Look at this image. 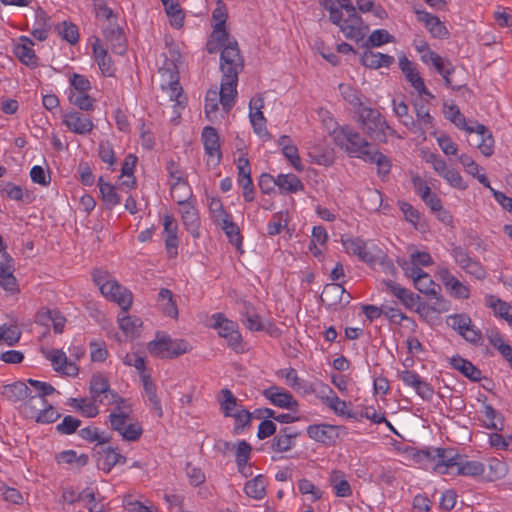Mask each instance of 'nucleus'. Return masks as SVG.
<instances>
[{
  "instance_id": "obj_62",
  "label": "nucleus",
  "mask_w": 512,
  "mask_h": 512,
  "mask_svg": "<svg viewBox=\"0 0 512 512\" xmlns=\"http://www.w3.org/2000/svg\"><path fill=\"white\" fill-rule=\"evenodd\" d=\"M60 413L55 410L51 404H47L34 419L37 423L50 424L54 423L60 418Z\"/></svg>"
},
{
  "instance_id": "obj_5",
  "label": "nucleus",
  "mask_w": 512,
  "mask_h": 512,
  "mask_svg": "<svg viewBox=\"0 0 512 512\" xmlns=\"http://www.w3.org/2000/svg\"><path fill=\"white\" fill-rule=\"evenodd\" d=\"M213 319L215 320L213 327L218 330L220 337L227 340L228 346L236 352L243 351L242 336L238 331V325L227 319L222 313L213 315Z\"/></svg>"
},
{
  "instance_id": "obj_48",
  "label": "nucleus",
  "mask_w": 512,
  "mask_h": 512,
  "mask_svg": "<svg viewBox=\"0 0 512 512\" xmlns=\"http://www.w3.org/2000/svg\"><path fill=\"white\" fill-rule=\"evenodd\" d=\"M20 337L21 331L17 325L3 324L0 326V344L14 346L19 342Z\"/></svg>"
},
{
  "instance_id": "obj_57",
  "label": "nucleus",
  "mask_w": 512,
  "mask_h": 512,
  "mask_svg": "<svg viewBox=\"0 0 512 512\" xmlns=\"http://www.w3.org/2000/svg\"><path fill=\"white\" fill-rule=\"evenodd\" d=\"M56 460L58 463L72 464L76 462L79 466H85L88 463L89 458L86 454L77 456L75 451L67 450L59 453L56 456Z\"/></svg>"
},
{
  "instance_id": "obj_60",
  "label": "nucleus",
  "mask_w": 512,
  "mask_h": 512,
  "mask_svg": "<svg viewBox=\"0 0 512 512\" xmlns=\"http://www.w3.org/2000/svg\"><path fill=\"white\" fill-rule=\"evenodd\" d=\"M118 322L121 330L126 335L131 336H133L136 333L137 329L140 328L142 325V321L140 320V318L131 316H123L122 318L118 319Z\"/></svg>"
},
{
  "instance_id": "obj_47",
  "label": "nucleus",
  "mask_w": 512,
  "mask_h": 512,
  "mask_svg": "<svg viewBox=\"0 0 512 512\" xmlns=\"http://www.w3.org/2000/svg\"><path fill=\"white\" fill-rule=\"evenodd\" d=\"M129 419V409L125 410L120 407V405L115 407V411L110 413L109 415V422L111 425V428L117 432L122 434L124 431L127 423V420Z\"/></svg>"
},
{
  "instance_id": "obj_45",
  "label": "nucleus",
  "mask_w": 512,
  "mask_h": 512,
  "mask_svg": "<svg viewBox=\"0 0 512 512\" xmlns=\"http://www.w3.org/2000/svg\"><path fill=\"white\" fill-rule=\"evenodd\" d=\"M358 257L361 261L371 266L375 265L376 263H383L386 259V255L380 248H378L376 245L367 247V244H365L361 254H359Z\"/></svg>"
},
{
  "instance_id": "obj_33",
  "label": "nucleus",
  "mask_w": 512,
  "mask_h": 512,
  "mask_svg": "<svg viewBox=\"0 0 512 512\" xmlns=\"http://www.w3.org/2000/svg\"><path fill=\"white\" fill-rule=\"evenodd\" d=\"M364 161L369 162L371 164L377 165V174L381 178H385L388 176L391 170V161L390 159L380 152L377 149H372L369 152V156H366Z\"/></svg>"
},
{
  "instance_id": "obj_4",
  "label": "nucleus",
  "mask_w": 512,
  "mask_h": 512,
  "mask_svg": "<svg viewBox=\"0 0 512 512\" xmlns=\"http://www.w3.org/2000/svg\"><path fill=\"white\" fill-rule=\"evenodd\" d=\"M420 461L432 463V469L439 474H448L456 470L461 455L454 449L436 448L421 450L417 453Z\"/></svg>"
},
{
  "instance_id": "obj_15",
  "label": "nucleus",
  "mask_w": 512,
  "mask_h": 512,
  "mask_svg": "<svg viewBox=\"0 0 512 512\" xmlns=\"http://www.w3.org/2000/svg\"><path fill=\"white\" fill-rule=\"evenodd\" d=\"M97 454L98 467L107 473L110 472L116 464H124L126 462V457L112 447L105 448L102 445L100 446V450L97 451Z\"/></svg>"
},
{
  "instance_id": "obj_34",
  "label": "nucleus",
  "mask_w": 512,
  "mask_h": 512,
  "mask_svg": "<svg viewBox=\"0 0 512 512\" xmlns=\"http://www.w3.org/2000/svg\"><path fill=\"white\" fill-rule=\"evenodd\" d=\"M276 186H278L283 193H296L304 189L299 177L291 173L279 174L276 177Z\"/></svg>"
},
{
  "instance_id": "obj_43",
  "label": "nucleus",
  "mask_w": 512,
  "mask_h": 512,
  "mask_svg": "<svg viewBox=\"0 0 512 512\" xmlns=\"http://www.w3.org/2000/svg\"><path fill=\"white\" fill-rule=\"evenodd\" d=\"M489 307L493 309L495 315L512 325V306L509 303L494 296H490Z\"/></svg>"
},
{
  "instance_id": "obj_7",
  "label": "nucleus",
  "mask_w": 512,
  "mask_h": 512,
  "mask_svg": "<svg viewBox=\"0 0 512 512\" xmlns=\"http://www.w3.org/2000/svg\"><path fill=\"white\" fill-rule=\"evenodd\" d=\"M159 73L164 78L161 88L168 94L169 100L175 102L176 105H183L185 98L182 97L183 89L179 83L176 65L173 64L172 68H160Z\"/></svg>"
},
{
  "instance_id": "obj_63",
  "label": "nucleus",
  "mask_w": 512,
  "mask_h": 512,
  "mask_svg": "<svg viewBox=\"0 0 512 512\" xmlns=\"http://www.w3.org/2000/svg\"><path fill=\"white\" fill-rule=\"evenodd\" d=\"M69 82L74 89L70 93L88 92L91 89V83L88 78L78 73H73L70 76Z\"/></svg>"
},
{
  "instance_id": "obj_54",
  "label": "nucleus",
  "mask_w": 512,
  "mask_h": 512,
  "mask_svg": "<svg viewBox=\"0 0 512 512\" xmlns=\"http://www.w3.org/2000/svg\"><path fill=\"white\" fill-rule=\"evenodd\" d=\"M339 89L345 101L352 105L355 110L365 107L361 101L360 93L349 85L340 84Z\"/></svg>"
},
{
  "instance_id": "obj_40",
  "label": "nucleus",
  "mask_w": 512,
  "mask_h": 512,
  "mask_svg": "<svg viewBox=\"0 0 512 512\" xmlns=\"http://www.w3.org/2000/svg\"><path fill=\"white\" fill-rule=\"evenodd\" d=\"M89 390L92 400H100V394L110 393V384L108 379L102 374H94L90 380Z\"/></svg>"
},
{
  "instance_id": "obj_13",
  "label": "nucleus",
  "mask_w": 512,
  "mask_h": 512,
  "mask_svg": "<svg viewBox=\"0 0 512 512\" xmlns=\"http://www.w3.org/2000/svg\"><path fill=\"white\" fill-rule=\"evenodd\" d=\"M46 358L51 361L54 370L57 372L72 377L79 373L78 366L69 361L66 354L60 349H52L47 353Z\"/></svg>"
},
{
  "instance_id": "obj_51",
  "label": "nucleus",
  "mask_w": 512,
  "mask_h": 512,
  "mask_svg": "<svg viewBox=\"0 0 512 512\" xmlns=\"http://www.w3.org/2000/svg\"><path fill=\"white\" fill-rule=\"evenodd\" d=\"M69 101L83 111H92L94 109L95 99L90 97L87 92L70 93Z\"/></svg>"
},
{
  "instance_id": "obj_24",
  "label": "nucleus",
  "mask_w": 512,
  "mask_h": 512,
  "mask_svg": "<svg viewBox=\"0 0 512 512\" xmlns=\"http://www.w3.org/2000/svg\"><path fill=\"white\" fill-rule=\"evenodd\" d=\"M30 389L27 384L22 381H16L12 384L4 385L1 389V394L10 402H24L29 396Z\"/></svg>"
},
{
  "instance_id": "obj_53",
  "label": "nucleus",
  "mask_w": 512,
  "mask_h": 512,
  "mask_svg": "<svg viewBox=\"0 0 512 512\" xmlns=\"http://www.w3.org/2000/svg\"><path fill=\"white\" fill-rule=\"evenodd\" d=\"M235 419L234 433L239 434L250 427L253 414L246 409L237 410L232 414Z\"/></svg>"
},
{
  "instance_id": "obj_11",
  "label": "nucleus",
  "mask_w": 512,
  "mask_h": 512,
  "mask_svg": "<svg viewBox=\"0 0 512 512\" xmlns=\"http://www.w3.org/2000/svg\"><path fill=\"white\" fill-rule=\"evenodd\" d=\"M263 395L271 404L279 408L288 410H296L298 408V402L294 399L293 395L284 388L271 386L263 391Z\"/></svg>"
},
{
  "instance_id": "obj_29",
  "label": "nucleus",
  "mask_w": 512,
  "mask_h": 512,
  "mask_svg": "<svg viewBox=\"0 0 512 512\" xmlns=\"http://www.w3.org/2000/svg\"><path fill=\"white\" fill-rule=\"evenodd\" d=\"M485 334L489 343L497 349L501 356L507 362H512V346L505 343L500 332L497 329H487Z\"/></svg>"
},
{
  "instance_id": "obj_16",
  "label": "nucleus",
  "mask_w": 512,
  "mask_h": 512,
  "mask_svg": "<svg viewBox=\"0 0 512 512\" xmlns=\"http://www.w3.org/2000/svg\"><path fill=\"white\" fill-rule=\"evenodd\" d=\"M449 363L453 369L462 373L470 381L479 382L482 379L481 370L471 361L461 357L460 355L451 357Z\"/></svg>"
},
{
  "instance_id": "obj_35",
  "label": "nucleus",
  "mask_w": 512,
  "mask_h": 512,
  "mask_svg": "<svg viewBox=\"0 0 512 512\" xmlns=\"http://www.w3.org/2000/svg\"><path fill=\"white\" fill-rule=\"evenodd\" d=\"M98 185L102 200L108 209H112L120 204L121 197L116 192V187L114 185L105 182L102 177L99 178Z\"/></svg>"
},
{
  "instance_id": "obj_25",
  "label": "nucleus",
  "mask_w": 512,
  "mask_h": 512,
  "mask_svg": "<svg viewBox=\"0 0 512 512\" xmlns=\"http://www.w3.org/2000/svg\"><path fill=\"white\" fill-rule=\"evenodd\" d=\"M105 39L110 42L113 51L119 55L126 52L125 37L118 25H109L103 30Z\"/></svg>"
},
{
  "instance_id": "obj_14",
  "label": "nucleus",
  "mask_w": 512,
  "mask_h": 512,
  "mask_svg": "<svg viewBox=\"0 0 512 512\" xmlns=\"http://www.w3.org/2000/svg\"><path fill=\"white\" fill-rule=\"evenodd\" d=\"M202 141L205 149V153L215 158V164H219L222 158L220 150L219 135L216 129L212 126H206L202 130Z\"/></svg>"
},
{
  "instance_id": "obj_56",
  "label": "nucleus",
  "mask_w": 512,
  "mask_h": 512,
  "mask_svg": "<svg viewBox=\"0 0 512 512\" xmlns=\"http://www.w3.org/2000/svg\"><path fill=\"white\" fill-rule=\"evenodd\" d=\"M168 345H170V353H168V358H177L183 354H186L191 351V345L184 339H172L169 336Z\"/></svg>"
},
{
  "instance_id": "obj_22",
  "label": "nucleus",
  "mask_w": 512,
  "mask_h": 512,
  "mask_svg": "<svg viewBox=\"0 0 512 512\" xmlns=\"http://www.w3.org/2000/svg\"><path fill=\"white\" fill-rule=\"evenodd\" d=\"M95 61L97 62L101 73L105 77H112L115 73V67L111 57L108 55L107 50L104 49L100 44L99 40L92 46Z\"/></svg>"
},
{
  "instance_id": "obj_10",
  "label": "nucleus",
  "mask_w": 512,
  "mask_h": 512,
  "mask_svg": "<svg viewBox=\"0 0 512 512\" xmlns=\"http://www.w3.org/2000/svg\"><path fill=\"white\" fill-rule=\"evenodd\" d=\"M399 67L406 80L413 86L420 96L425 95L429 98H434V95L426 88L424 80L419 75L413 62H411L405 55L399 58Z\"/></svg>"
},
{
  "instance_id": "obj_20",
  "label": "nucleus",
  "mask_w": 512,
  "mask_h": 512,
  "mask_svg": "<svg viewBox=\"0 0 512 512\" xmlns=\"http://www.w3.org/2000/svg\"><path fill=\"white\" fill-rule=\"evenodd\" d=\"M210 37L223 46V49L220 54V60L222 59L223 53L227 49H233L237 52L238 56L240 57V60L242 62V69L244 68V59L243 56L241 55L238 42L235 39H230V34L226 30V27L214 26V29Z\"/></svg>"
},
{
  "instance_id": "obj_42",
  "label": "nucleus",
  "mask_w": 512,
  "mask_h": 512,
  "mask_svg": "<svg viewBox=\"0 0 512 512\" xmlns=\"http://www.w3.org/2000/svg\"><path fill=\"white\" fill-rule=\"evenodd\" d=\"M485 471V466L479 461H464L461 456V460L459 461L456 474L464 475V476H479L482 475Z\"/></svg>"
},
{
  "instance_id": "obj_23",
  "label": "nucleus",
  "mask_w": 512,
  "mask_h": 512,
  "mask_svg": "<svg viewBox=\"0 0 512 512\" xmlns=\"http://www.w3.org/2000/svg\"><path fill=\"white\" fill-rule=\"evenodd\" d=\"M299 435L300 432L291 427L282 428L279 434L273 438L271 448L276 452H286L293 447V440Z\"/></svg>"
},
{
  "instance_id": "obj_59",
  "label": "nucleus",
  "mask_w": 512,
  "mask_h": 512,
  "mask_svg": "<svg viewBox=\"0 0 512 512\" xmlns=\"http://www.w3.org/2000/svg\"><path fill=\"white\" fill-rule=\"evenodd\" d=\"M81 425V420L67 415L63 418L62 422L57 424L56 431L62 435H70L74 433Z\"/></svg>"
},
{
  "instance_id": "obj_6",
  "label": "nucleus",
  "mask_w": 512,
  "mask_h": 512,
  "mask_svg": "<svg viewBox=\"0 0 512 512\" xmlns=\"http://www.w3.org/2000/svg\"><path fill=\"white\" fill-rule=\"evenodd\" d=\"M192 193L187 191L183 197L179 196L175 198L176 202L180 206V213L183 225L187 231L194 237H199L200 218L198 211L194 205L189 201Z\"/></svg>"
},
{
  "instance_id": "obj_19",
  "label": "nucleus",
  "mask_w": 512,
  "mask_h": 512,
  "mask_svg": "<svg viewBox=\"0 0 512 512\" xmlns=\"http://www.w3.org/2000/svg\"><path fill=\"white\" fill-rule=\"evenodd\" d=\"M21 43L17 44L14 48V54L20 62L29 67H36L38 65V58L32 49L33 42L27 37L20 38Z\"/></svg>"
},
{
  "instance_id": "obj_49",
  "label": "nucleus",
  "mask_w": 512,
  "mask_h": 512,
  "mask_svg": "<svg viewBox=\"0 0 512 512\" xmlns=\"http://www.w3.org/2000/svg\"><path fill=\"white\" fill-rule=\"evenodd\" d=\"M221 397L218 399L221 411L225 417L232 416L233 411L237 407V398L233 395L230 389L224 388L221 390Z\"/></svg>"
},
{
  "instance_id": "obj_3",
  "label": "nucleus",
  "mask_w": 512,
  "mask_h": 512,
  "mask_svg": "<svg viewBox=\"0 0 512 512\" xmlns=\"http://www.w3.org/2000/svg\"><path fill=\"white\" fill-rule=\"evenodd\" d=\"M357 116V124L370 140L378 143L387 142V129H390V126L377 109L362 107L357 110Z\"/></svg>"
},
{
  "instance_id": "obj_36",
  "label": "nucleus",
  "mask_w": 512,
  "mask_h": 512,
  "mask_svg": "<svg viewBox=\"0 0 512 512\" xmlns=\"http://www.w3.org/2000/svg\"><path fill=\"white\" fill-rule=\"evenodd\" d=\"M340 30L346 38L356 42L362 40L365 36V32L362 27V18H353V20L349 22L344 20L341 24Z\"/></svg>"
},
{
  "instance_id": "obj_31",
  "label": "nucleus",
  "mask_w": 512,
  "mask_h": 512,
  "mask_svg": "<svg viewBox=\"0 0 512 512\" xmlns=\"http://www.w3.org/2000/svg\"><path fill=\"white\" fill-rule=\"evenodd\" d=\"M329 483L336 496L346 498L352 495L351 486L347 481L344 472L340 470H333L329 476Z\"/></svg>"
},
{
  "instance_id": "obj_61",
  "label": "nucleus",
  "mask_w": 512,
  "mask_h": 512,
  "mask_svg": "<svg viewBox=\"0 0 512 512\" xmlns=\"http://www.w3.org/2000/svg\"><path fill=\"white\" fill-rule=\"evenodd\" d=\"M413 106L418 122L421 123L425 128H431L433 126V117L430 115L429 109L425 106V104L415 101Z\"/></svg>"
},
{
  "instance_id": "obj_12",
  "label": "nucleus",
  "mask_w": 512,
  "mask_h": 512,
  "mask_svg": "<svg viewBox=\"0 0 512 512\" xmlns=\"http://www.w3.org/2000/svg\"><path fill=\"white\" fill-rule=\"evenodd\" d=\"M63 123L73 133L85 135L90 133L94 128L91 118L82 113L72 110L63 115Z\"/></svg>"
},
{
  "instance_id": "obj_21",
  "label": "nucleus",
  "mask_w": 512,
  "mask_h": 512,
  "mask_svg": "<svg viewBox=\"0 0 512 512\" xmlns=\"http://www.w3.org/2000/svg\"><path fill=\"white\" fill-rule=\"evenodd\" d=\"M361 63L370 69H378L381 67H389L391 66L395 59L393 56L388 54H383L380 52H373L369 48L363 52L361 56Z\"/></svg>"
},
{
  "instance_id": "obj_50",
  "label": "nucleus",
  "mask_w": 512,
  "mask_h": 512,
  "mask_svg": "<svg viewBox=\"0 0 512 512\" xmlns=\"http://www.w3.org/2000/svg\"><path fill=\"white\" fill-rule=\"evenodd\" d=\"M394 41V36L388 33V31L384 29H378L373 31L365 42L364 46L366 48L370 47H379L386 43H390Z\"/></svg>"
},
{
  "instance_id": "obj_9",
  "label": "nucleus",
  "mask_w": 512,
  "mask_h": 512,
  "mask_svg": "<svg viewBox=\"0 0 512 512\" xmlns=\"http://www.w3.org/2000/svg\"><path fill=\"white\" fill-rule=\"evenodd\" d=\"M101 293L109 300L116 302L124 312H127L132 305V293L116 280L112 279L108 284H104Z\"/></svg>"
},
{
  "instance_id": "obj_55",
  "label": "nucleus",
  "mask_w": 512,
  "mask_h": 512,
  "mask_svg": "<svg viewBox=\"0 0 512 512\" xmlns=\"http://www.w3.org/2000/svg\"><path fill=\"white\" fill-rule=\"evenodd\" d=\"M446 323L449 327L461 335L462 332L467 330L472 321L471 318L466 314H454L447 318Z\"/></svg>"
},
{
  "instance_id": "obj_17",
  "label": "nucleus",
  "mask_w": 512,
  "mask_h": 512,
  "mask_svg": "<svg viewBox=\"0 0 512 512\" xmlns=\"http://www.w3.org/2000/svg\"><path fill=\"white\" fill-rule=\"evenodd\" d=\"M337 427L328 424H314L307 428L308 436L320 443L329 445L337 437Z\"/></svg>"
},
{
  "instance_id": "obj_8",
  "label": "nucleus",
  "mask_w": 512,
  "mask_h": 512,
  "mask_svg": "<svg viewBox=\"0 0 512 512\" xmlns=\"http://www.w3.org/2000/svg\"><path fill=\"white\" fill-rule=\"evenodd\" d=\"M14 260L6 251L0 249V286L8 292L16 293L19 291L17 279L14 276Z\"/></svg>"
},
{
  "instance_id": "obj_28",
  "label": "nucleus",
  "mask_w": 512,
  "mask_h": 512,
  "mask_svg": "<svg viewBox=\"0 0 512 512\" xmlns=\"http://www.w3.org/2000/svg\"><path fill=\"white\" fill-rule=\"evenodd\" d=\"M47 404L48 402L45 396L32 395L30 392L29 396L21 405L22 413L26 418L35 419L38 413H40Z\"/></svg>"
},
{
  "instance_id": "obj_44",
  "label": "nucleus",
  "mask_w": 512,
  "mask_h": 512,
  "mask_svg": "<svg viewBox=\"0 0 512 512\" xmlns=\"http://www.w3.org/2000/svg\"><path fill=\"white\" fill-rule=\"evenodd\" d=\"M414 286L419 292L426 295H437V290H440V286L426 272L415 277Z\"/></svg>"
},
{
  "instance_id": "obj_1",
  "label": "nucleus",
  "mask_w": 512,
  "mask_h": 512,
  "mask_svg": "<svg viewBox=\"0 0 512 512\" xmlns=\"http://www.w3.org/2000/svg\"><path fill=\"white\" fill-rule=\"evenodd\" d=\"M241 60L237 52L227 49L221 59L222 79L220 90H208L205 98V113L209 121H214L221 103L223 110L229 112L235 104L237 96L238 75L242 71Z\"/></svg>"
},
{
  "instance_id": "obj_18",
  "label": "nucleus",
  "mask_w": 512,
  "mask_h": 512,
  "mask_svg": "<svg viewBox=\"0 0 512 512\" xmlns=\"http://www.w3.org/2000/svg\"><path fill=\"white\" fill-rule=\"evenodd\" d=\"M415 14L417 15L418 21L425 24V27L429 30L433 37L445 38L448 35L446 27L437 16L418 9H415Z\"/></svg>"
},
{
  "instance_id": "obj_46",
  "label": "nucleus",
  "mask_w": 512,
  "mask_h": 512,
  "mask_svg": "<svg viewBox=\"0 0 512 512\" xmlns=\"http://www.w3.org/2000/svg\"><path fill=\"white\" fill-rule=\"evenodd\" d=\"M249 118L254 132L259 137H261L265 141L271 139V135L266 128V118L264 117L262 111L250 112Z\"/></svg>"
},
{
  "instance_id": "obj_26",
  "label": "nucleus",
  "mask_w": 512,
  "mask_h": 512,
  "mask_svg": "<svg viewBox=\"0 0 512 512\" xmlns=\"http://www.w3.org/2000/svg\"><path fill=\"white\" fill-rule=\"evenodd\" d=\"M479 136V140L476 141V145L481 153L489 157L494 153V138L489 129L480 123H477L474 132Z\"/></svg>"
},
{
  "instance_id": "obj_37",
  "label": "nucleus",
  "mask_w": 512,
  "mask_h": 512,
  "mask_svg": "<svg viewBox=\"0 0 512 512\" xmlns=\"http://www.w3.org/2000/svg\"><path fill=\"white\" fill-rule=\"evenodd\" d=\"M167 16L170 18V23L175 28H181L184 23V12L180 8L178 0H161Z\"/></svg>"
},
{
  "instance_id": "obj_58",
  "label": "nucleus",
  "mask_w": 512,
  "mask_h": 512,
  "mask_svg": "<svg viewBox=\"0 0 512 512\" xmlns=\"http://www.w3.org/2000/svg\"><path fill=\"white\" fill-rule=\"evenodd\" d=\"M489 473L487 474V479L489 481H496L503 478L507 473L506 463L498 460L492 459L488 464Z\"/></svg>"
},
{
  "instance_id": "obj_39",
  "label": "nucleus",
  "mask_w": 512,
  "mask_h": 512,
  "mask_svg": "<svg viewBox=\"0 0 512 512\" xmlns=\"http://www.w3.org/2000/svg\"><path fill=\"white\" fill-rule=\"evenodd\" d=\"M241 313L245 318L244 323L248 329L252 331H260L263 329L260 317L251 303L243 301Z\"/></svg>"
},
{
  "instance_id": "obj_38",
  "label": "nucleus",
  "mask_w": 512,
  "mask_h": 512,
  "mask_svg": "<svg viewBox=\"0 0 512 512\" xmlns=\"http://www.w3.org/2000/svg\"><path fill=\"white\" fill-rule=\"evenodd\" d=\"M344 292L345 289L341 284L330 283L324 286L320 298L323 303L333 306L341 302Z\"/></svg>"
},
{
  "instance_id": "obj_41",
  "label": "nucleus",
  "mask_w": 512,
  "mask_h": 512,
  "mask_svg": "<svg viewBox=\"0 0 512 512\" xmlns=\"http://www.w3.org/2000/svg\"><path fill=\"white\" fill-rule=\"evenodd\" d=\"M169 336L162 335L157 336V338L153 341H150L147 345V349L149 353L158 358H168V353H170V345H168Z\"/></svg>"
},
{
  "instance_id": "obj_64",
  "label": "nucleus",
  "mask_w": 512,
  "mask_h": 512,
  "mask_svg": "<svg viewBox=\"0 0 512 512\" xmlns=\"http://www.w3.org/2000/svg\"><path fill=\"white\" fill-rule=\"evenodd\" d=\"M466 274L474 277L477 280H483L486 277V270L482 266V264L475 260L471 259L466 265L461 268Z\"/></svg>"
},
{
  "instance_id": "obj_52",
  "label": "nucleus",
  "mask_w": 512,
  "mask_h": 512,
  "mask_svg": "<svg viewBox=\"0 0 512 512\" xmlns=\"http://www.w3.org/2000/svg\"><path fill=\"white\" fill-rule=\"evenodd\" d=\"M57 30L61 38L68 43L74 45L78 42L79 32L78 27L75 24L64 21L57 27Z\"/></svg>"
},
{
  "instance_id": "obj_30",
  "label": "nucleus",
  "mask_w": 512,
  "mask_h": 512,
  "mask_svg": "<svg viewBox=\"0 0 512 512\" xmlns=\"http://www.w3.org/2000/svg\"><path fill=\"white\" fill-rule=\"evenodd\" d=\"M168 174L174 182L170 183L171 196L173 199L176 198L175 194L177 190L186 189L188 190V182L184 178V172L180 169L179 165L171 160L167 163L166 167Z\"/></svg>"
},
{
  "instance_id": "obj_32",
  "label": "nucleus",
  "mask_w": 512,
  "mask_h": 512,
  "mask_svg": "<svg viewBox=\"0 0 512 512\" xmlns=\"http://www.w3.org/2000/svg\"><path fill=\"white\" fill-rule=\"evenodd\" d=\"M266 486V477L263 475H257L245 483L244 492L250 498L261 500L266 495Z\"/></svg>"
},
{
  "instance_id": "obj_2",
  "label": "nucleus",
  "mask_w": 512,
  "mask_h": 512,
  "mask_svg": "<svg viewBox=\"0 0 512 512\" xmlns=\"http://www.w3.org/2000/svg\"><path fill=\"white\" fill-rule=\"evenodd\" d=\"M331 135L334 143L350 157L364 159L373 149V144L350 125L337 126Z\"/></svg>"
},
{
  "instance_id": "obj_27",
  "label": "nucleus",
  "mask_w": 512,
  "mask_h": 512,
  "mask_svg": "<svg viewBox=\"0 0 512 512\" xmlns=\"http://www.w3.org/2000/svg\"><path fill=\"white\" fill-rule=\"evenodd\" d=\"M277 142L278 145L282 147L283 155L290 161L293 167L297 171H302L303 165L298 153V148L295 144H293L291 138L287 135H282L279 137Z\"/></svg>"
}]
</instances>
